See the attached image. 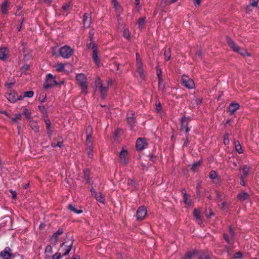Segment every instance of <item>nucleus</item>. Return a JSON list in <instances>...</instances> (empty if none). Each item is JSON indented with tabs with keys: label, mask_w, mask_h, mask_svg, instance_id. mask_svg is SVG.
<instances>
[{
	"label": "nucleus",
	"mask_w": 259,
	"mask_h": 259,
	"mask_svg": "<svg viewBox=\"0 0 259 259\" xmlns=\"http://www.w3.org/2000/svg\"><path fill=\"white\" fill-rule=\"evenodd\" d=\"M226 39L229 46L233 50V51L238 53L243 56H251V54L250 53H249L246 50L241 49L230 37L227 36Z\"/></svg>",
	"instance_id": "1"
},
{
	"label": "nucleus",
	"mask_w": 259,
	"mask_h": 259,
	"mask_svg": "<svg viewBox=\"0 0 259 259\" xmlns=\"http://www.w3.org/2000/svg\"><path fill=\"white\" fill-rule=\"evenodd\" d=\"M77 84L79 85L81 93L83 94H87L88 84L87 82V77L83 74H78L76 76Z\"/></svg>",
	"instance_id": "2"
},
{
	"label": "nucleus",
	"mask_w": 259,
	"mask_h": 259,
	"mask_svg": "<svg viewBox=\"0 0 259 259\" xmlns=\"http://www.w3.org/2000/svg\"><path fill=\"white\" fill-rule=\"evenodd\" d=\"M95 85L97 88H100V92L102 99H105L108 90L107 86H104L102 84L101 79L98 77L95 81Z\"/></svg>",
	"instance_id": "3"
},
{
	"label": "nucleus",
	"mask_w": 259,
	"mask_h": 259,
	"mask_svg": "<svg viewBox=\"0 0 259 259\" xmlns=\"http://www.w3.org/2000/svg\"><path fill=\"white\" fill-rule=\"evenodd\" d=\"M136 66H137V70L138 73L139 74L140 77L142 79H144L145 77V75L144 74V70L143 69V64L142 63L141 59L140 58V54L139 53H137L136 55Z\"/></svg>",
	"instance_id": "4"
},
{
	"label": "nucleus",
	"mask_w": 259,
	"mask_h": 259,
	"mask_svg": "<svg viewBox=\"0 0 259 259\" xmlns=\"http://www.w3.org/2000/svg\"><path fill=\"white\" fill-rule=\"evenodd\" d=\"M72 49L67 46L61 47L59 49V53L61 56L64 58H69L72 54Z\"/></svg>",
	"instance_id": "5"
},
{
	"label": "nucleus",
	"mask_w": 259,
	"mask_h": 259,
	"mask_svg": "<svg viewBox=\"0 0 259 259\" xmlns=\"http://www.w3.org/2000/svg\"><path fill=\"white\" fill-rule=\"evenodd\" d=\"M182 83L186 88L189 89H193L195 87L193 80L185 75H183L182 77Z\"/></svg>",
	"instance_id": "6"
},
{
	"label": "nucleus",
	"mask_w": 259,
	"mask_h": 259,
	"mask_svg": "<svg viewBox=\"0 0 259 259\" xmlns=\"http://www.w3.org/2000/svg\"><path fill=\"white\" fill-rule=\"evenodd\" d=\"M72 247V242L71 241H67L61 244L60 250L63 252V255H66L70 251Z\"/></svg>",
	"instance_id": "7"
},
{
	"label": "nucleus",
	"mask_w": 259,
	"mask_h": 259,
	"mask_svg": "<svg viewBox=\"0 0 259 259\" xmlns=\"http://www.w3.org/2000/svg\"><path fill=\"white\" fill-rule=\"evenodd\" d=\"M56 84H57V82L55 80L54 76L51 74H48L46 82L44 84V88L45 89H49Z\"/></svg>",
	"instance_id": "8"
},
{
	"label": "nucleus",
	"mask_w": 259,
	"mask_h": 259,
	"mask_svg": "<svg viewBox=\"0 0 259 259\" xmlns=\"http://www.w3.org/2000/svg\"><path fill=\"white\" fill-rule=\"evenodd\" d=\"M86 134V145L88 146L90 148L92 147V143L93 141V138L92 137L93 134V128L91 126H88L85 131Z\"/></svg>",
	"instance_id": "9"
},
{
	"label": "nucleus",
	"mask_w": 259,
	"mask_h": 259,
	"mask_svg": "<svg viewBox=\"0 0 259 259\" xmlns=\"http://www.w3.org/2000/svg\"><path fill=\"white\" fill-rule=\"evenodd\" d=\"M147 211L146 207L144 206H140L136 213L137 220L138 221L143 220L147 215Z\"/></svg>",
	"instance_id": "10"
},
{
	"label": "nucleus",
	"mask_w": 259,
	"mask_h": 259,
	"mask_svg": "<svg viewBox=\"0 0 259 259\" xmlns=\"http://www.w3.org/2000/svg\"><path fill=\"white\" fill-rule=\"evenodd\" d=\"M147 145V143L145 139L139 138L136 142V148L138 150H142Z\"/></svg>",
	"instance_id": "11"
},
{
	"label": "nucleus",
	"mask_w": 259,
	"mask_h": 259,
	"mask_svg": "<svg viewBox=\"0 0 259 259\" xmlns=\"http://www.w3.org/2000/svg\"><path fill=\"white\" fill-rule=\"evenodd\" d=\"M92 17L91 14L85 13L83 15V24L84 28H89L91 24Z\"/></svg>",
	"instance_id": "12"
},
{
	"label": "nucleus",
	"mask_w": 259,
	"mask_h": 259,
	"mask_svg": "<svg viewBox=\"0 0 259 259\" xmlns=\"http://www.w3.org/2000/svg\"><path fill=\"white\" fill-rule=\"evenodd\" d=\"M8 100L12 103L15 102L18 100H22L21 96L18 97L15 92H11L7 95Z\"/></svg>",
	"instance_id": "13"
},
{
	"label": "nucleus",
	"mask_w": 259,
	"mask_h": 259,
	"mask_svg": "<svg viewBox=\"0 0 259 259\" xmlns=\"http://www.w3.org/2000/svg\"><path fill=\"white\" fill-rule=\"evenodd\" d=\"M11 252V249L10 247H6L5 249L1 252V256L4 259H10L12 256H14Z\"/></svg>",
	"instance_id": "14"
},
{
	"label": "nucleus",
	"mask_w": 259,
	"mask_h": 259,
	"mask_svg": "<svg viewBox=\"0 0 259 259\" xmlns=\"http://www.w3.org/2000/svg\"><path fill=\"white\" fill-rule=\"evenodd\" d=\"M91 191L92 195L96 198L97 201L103 203H104L105 199L101 193H99L98 194L94 189H91Z\"/></svg>",
	"instance_id": "15"
},
{
	"label": "nucleus",
	"mask_w": 259,
	"mask_h": 259,
	"mask_svg": "<svg viewBox=\"0 0 259 259\" xmlns=\"http://www.w3.org/2000/svg\"><path fill=\"white\" fill-rule=\"evenodd\" d=\"M239 108V105L238 103H231L228 107V112L230 114L232 115L234 114Z\"/></svg>",
	"instance_id": "16"
},
{
	"label": "nucleus",
	"mask_w": 259,
	"mask_h": 259,
	"mask_svg": "<svg viewBox=\"0 0 259 259\" xmlns=\"http://www.w3.org/2000/svg\"><path fill=\"white\" fill-rule=\"evenodd\" d=\"M134 115L133 112L129 113L127 115V123L131 127H133L135 123Z\"/></svg>",
	"instance_id": "17"
},
{
	"label": "nucleus",
	"mask_w": 259,
	"mask_h": 259,
	"mask_svg": "<svg viewBox=\"0 0 259 259\" xmlns=\"http://www.w3.org/2000/svg\"><path fill=\"white\" fill-rule=\"evenodd\" d=\"M9 51L7 48H3L0 49V59L5 60L8 57Z\"/></svg>",
	"instance_id": "18"
},
{
	"label": "nucleus",
	"mask_w": 259,
	"mask_h": 259,
	"mask_svg": "<svg viewBox=\"0 0 259 259\" xmlns=\"http://www.w3.org/2000/svg\"><path fill=\"white\" fill-rule=\"evenodd\" d=\"M127 154V152L126 150H125L123 149L119 154V157L121 159V162L124 164H126L127 162L126 159V156Z\"/></svg>",
	"instance_id": "19"
},
{
	"label": "nucleus",
	"mask_w": 259,
	"mask_h": 259,
	"mask_svg": "<svg viewBox=\"0 0 259 259\" xmlns=\"http://www.w3.org/2000/svg\"><path fill=\"white\" fill-rule=\"evenodd\" d=\"M249 197V194L245 192H241L239 193L237 195V198L241 201L248 199Z\"/></svg>",
	"instance_id": "20"
},
{
	"label": "nucleus",
	"mask_w": 259,
	"mask_h": 259,
	"mask_svg": "<svg viewBox=\"0 0 259 259\" xmlns=\"http://www.w3.org/2000/svg\"><path fill=\"white\" fill-rule=\"evenodd\" d=\"M191 120V119L189 117H187L185 116L182 117L181 119V124L182 125L185 126L186 127H188V124Z\"/></svg>",
	"instance_id": "21"
},
{
	"label": "nucleus",
	"mask_w": 259,
	"mask_h": 259,
	"mask_svg": "<svg viewBox=\"0 0 259 259\" xmlns=\"http://www.w3.org/2000/svg\"><path fill=\"white\" fill-rule=\"evenodd\" d=\"M68 209L71 211L77 214L82 212V210L81 209H77L72 204H70L68 205Z\"/></svg>",
	"instance_id": "22"
},
{
	"label": "nucleus",
	"mask_w": 259,
	"mask_h": 259,
	"mask_svg": "<svg viewBox=\"0 0 259 259\" xmlns=\"http://www.w3.org/2000/svg\"><path fill=\"white\" fill-rule=\"evenodd\" d=\"M202 163V160H200L198 162H196L193 163L191 168V170L194 172L196 171L197 168L201 165Z\"/></svg>",
	"instance_id": "23"
},
{
	"label": "nucleus",
	"mask_w": 259,
	"mask_h": 259,
	"mask_svg": "<svg viewBox=\"0 0 259 259\" xmlns=\"http://www.w3.org/2000/svg\"><path fill=\"white\" fill-rule=\"evenodd\" d=\"M138 27L140 29H143L145 27V17H141L140 18L138 21Z\"/></svg>",
	"instance_id": "24"
},
{
	"label": "nucleus",
	"mask_w": 259,
	"mask_h": 259,
	"mask_svg": "<svg viewBox=\"0 0 259 259\" xmlns=\"http://www.w3.org/2000/svg\"><path fill=\"white\" fill-rule=\"evenodd\" d=\"M30 126L32 130H33L35 133H37L39 131V127L36 122L34 121H31Z\"/></svg>",
	"instance_id": "25"
},
{
	"label": "nucleus",
	"mask_w": 259,
	"mask_h": 259,
	"mask_svg": "<svg viewBox=\"0 0 259 259\" xmlns=\"http://www.w3.org/2000/svg\"><path fill=\"white\" fill-rule=\"evenodd\" d=\"M164 56H165L164 60L166 61H167L168 60H169L170 59V57H171L170 49V48H168L167 50L165 49L164 52Z\"/></svg>",
	"instance_id": "26"
},
{
	"label": "nucleus",
	"mask_w": 259,
	"mask_h": 259,
	"mask_svg": "<svg viewBox=\"0 0 259 259\" xmlns=\"http://www.w3.org/2000/svg\"><path fill=\"white\" fill-rule=\"evenodd\" d=\"M93 58L96 64L97 65H99L100 61L98 58V53L96 50H95L93 51Z\"/></svg>",
	"instance_id": "27"
},
{
	"label": "nucleus",
	"mask_w": 259,
	"mask_h": 259,
	"mask_svg": "<svg viewBox=\"0 0 259 259\" xmlns=\"http://www.w3.org/2000/svg\"><path fill=\"white\" fill-rule=\"evenodd\" d=\"M250 167L247 165H244L242 168L243 176L244 178H246L248 175Z\"/></svg>",
	"instance_id": "28"
},
{
	"label": "nucleus",
	"mask_w": 259,
	"mask_h": 259,
	"mask_svg": "<svg viewBox=\"0 0 259 259\" xmlns=\"http://www.w3.org/2000/svg\"><path fill=\"white\" fill-rule=\"evenodd\" d=\"M234 144H235V148H236V151L239 153H242L243 151L242 149V147H241V145L240 144L239 142L238 141H235L234 142Z\"/></svg>",
	"instance_id": "29"
},
{
	"label": "nucleus",
	"mask_w": 259,
	"mask_h": 259,
	"mask_svg": "<svg viewBox=\"0 0 259 259\" xmlns=\"http://www.w3.org/2000/svg\"><path fill=\"white\" fill-rule=\"evenodd\" d=\"M34 95V93L33 91H27L23 93V96H21V98L22 99L25 97L31 98Z\"/></svg>",
	"instance_id": "30"
},
{
	"label": "nucleus",
	"mask_w": 259,
	"mask_h": 259,
	"mask_svg": "<svg viewBox=\"0 0 259 259\" xmlns=\"http://www.w3.org/2000/svg\"><path fill=\"white\" fill-rule=\"evenodd\" d=\"M87 47L88 49L93 50V51L97 49V45L93 42V41H90V42L87 43Z\"/></svg>",
	"instance_id": "31"
},
{
	"label": "nucleus",
	"mask_w": 259,
	"mask_h": 259,
	"mask_svg": "<svg viewBox=\"0 0 259 259\" xmlns=\"http://www.w3.org/2000/svg\"><path fill=\"white\" fill-rule=\"evenodd\" d=\"M52 253L53 249L52 246L50 245H48L45 249V253L49 256Z\"/></svg>",
	"instance_id": "32"
},
{
	"label": "nucleus",
	"mask_w": 259,
	"mask_h": 259,
	"mask_svg": "<svg viewBox=\"0 0 259 259\" xmlns=\"http://www.w3.org/2000/svg\"><path fill=\"white\" fill-rule=\"evenodd\" d=\"M58 236L56 235V234H55V233L53 234V235L51 238V241L52 244H53L54 245H56L58 240Z\"/></svg>",
	"instance_id": "33"
},
{
	"label": "nucleus",
	"mask_w": 259,
	"mask_h": 259,
	"mask_svg": "<svg viewBox=\"0 0 259 259\" xmlns=\"http://www.w3.org/2000/svg\"><path fill=\"white\" fill-rule=\"evenodd\" d=\"M123 36L127 39H131V33L129 31V30L127 28H125L124 29L123 32Z\"/></svg>",
	"instance_id": "34"
},
{
	"label": "nucleus",
	"mask_w": 259,
	"mask_h": 259,
	"mask_svg": "<svg viewBox=\"0 0 259 259\" xmlns=\"http://www.w3.org/2000/svg\"><path fill=\"white\" fill-rule=\"evenodd\" d=\"M205 214L206 217L208 218H210L211 216L214 215V213L211 209H206Z\"/></svg>",
	"instance_id": "35"
},
{
	"label": "nucleus",
	"mask_w": 259,
	"mask_h": 259,
	"mask_svg": "<svg viewBox=\"0 0 259 259\" xmlns=\"http://www.w3.org/2000/svg\"><path fill=\"white\" fill-rule=\"evenodd\" d=\"M64 65L62 63H58L56 66V70L58 71H62L64 70Z\"/></svg>",
	"instance_id": "36"
},
{
	"label": "nucleus",
	"mask_w": 259,
	"mask_h": 259,
	"mask_svg": "<svg viewBox=\"0 0 259 259\" xmlns=\"http://www.w3.org/2000/svg\"><path fill=\"white\" fill-rule=\"evenodd\" d=\"M87 146V153H88V156L89 157L92 158L93 157V153H92V151H93V142L92 143V147L91 148H90L88 146Z\"/></svg>",
	"instance_id": "37"
},
{
	"label": "nucleus",
	"mask_w": 259,
	"mask_h": 259,
	"mask_svg": "<svg viewBox=\"0 0 259 259\" xmlns=\"http://www.w3.org/2000/svg\"><path fill=\"white\" fill-rule=\"evenodd\" d=\"M209 177L210 179L213 180L217 178L218 174L215 171L212 170L209 172Z\"/></svg>",
	"instance_id": "38"
},
{
	"label": "nucleus",
	"mask_w": 259,
	"mask_h": 259,
	"mask_svg": "<svg viewBox=\"0 0 259 259\" xmlns=\"http://www.w3.org/2000/svg\"><path fill=\"white\" fill-rule=\"evenodd\" d=\"M194 215L197 220L201 221L200 211L196 209L194 210Z\"/></svg>",
	"instance_id": "39"
},
{
	"label": "nucleus",
	"mask_w": 259,
	"mask_h": 259,
	"mask_svg": "<svg viewBox=\"0 0 259 259\" xmlns=\"http://www.w3.org/2000/svg\"><path fill=\"white\" fill-rule=\"evenodd\" d=\"M2 11L4 14L6 13L7 11V3L6 2L3 3L2 5Z\"/></svg>",
	"instance_id": "40"
},
{
	"label": "nucleus",
	"mask_w": 259,
	"mask_h": 259,
	"mask_svg": "<svg viewBox=\"0 0 259 259\" xmlns=\"http://www.w3.org/2000/svg\"><path fill=\"white\" fill-rule=\"evenodd\" d=\"M51 145L53 147H55L57 146H58L59 147H62L63 146V143H62V142H58L57 143H56L55 141H53Z\"/></svg>",
	"instance_id": "41"
},
{
	"label": "nucleus",
	"mask_w": 259,
	"mask_h": 259,
	"mask_svg": "<svg viewBox=\"0 0 259 259\" xmlns=\"http://www.w3.org/2000/svg\"><path fill=\"white\" fill-rule=\"evenodd\" d=\"M184 197V201L185 203L190 205L191 203V201L190 199V196L188 195L186 197Z\"/></svg>",
	"instance_id": "42"
},
{
	"label": "nucleus",
	"mask_w": 259,
	"mask_h": 259,
	"mask_svg": "<svg viewBox=\"0 0 259 259\" xmlns=\"http://www.w3.org/2000/svg\"><path fill=\"white\" fill-rule=\"evenodd\" d=\"M89 175L90 171L88 169H86L84 171V178L87 182L89 180Z\"/></svg>",
	"instance_id": "43"
},
{
	"label": "nucleus",
	"mask_w": 259,
	"mask_h": 259,
	"mask_svg": "<svg viewBox=\"0 0 259 259\" xmlns=\"http://www.w3.org/2000/svg\"><path fill=\"white\" fill-rule=\"evenodd\" d=\"M112 3L115 9H116V10H118L120 9V6L118 2L117 1V0H112Z\"/></svg>",
	"instance_id": "44"
},
{
	"label": "nucleus",
	"mask_w": 259,
	"mask_h": 259,
	"mask_svg": "<svg viewBox=\"0 0 259 259\" xmlns=\"http://www.w3.org/2000/svg\"><path fill=\"white\" fill-rule=\"evenodd\" d=\"M194 253V252H187V253H186L184 257V259H191Z\"/></svg>",
	"instance_id": "45"
},
{
	"label": "nucleus",
	"mask_w": 259,
	"mask_h": 259,
	"mask_svg": "<svg viewBox=\"0 0 259 259\" xmlns=\"http://www.w3.org/2000/svg\"><path fill=\"white\" fill-rule=\"evenodd\" d=\"M229 140L228 135V134H226L224 136V143L225 145H227L229 144Z\"/></svg>",
	"instance_id": "46"
},
{
	"label": "nucleus",
	"mask_w": 259,
	"mask_h": 259,
	"mask_svg": "<svg viewBox=\"0 0 259 259\" xmlns=\"http://www.w3.org/2000/svg\"><path fill=\"white\" fill-rule=\"evenodd\" d=\"M24 114L26 118L27 119H29L30 118V113L27 109H25L24 110Z\"/></svg>",
	"instance_id": "47"
},
{
	"label": "nucleus",
	"mask_w": 259,
	"mask_h": 259,
	"mask_svg": "<svg viewBox=\"0 0 259 259\" xmlns=\"http://www.w3.org/2000/svg\"><path fill=\"white\" fill-rule=\"evenodd\" d=\"M70 2H68V3H65L64 4L62 7V8L64 10H67L69 7H70Z\"/></svg>",
	"instance_id": "48"
},
{
	"label": "nucleus",
	"mask_w": 259,
	"mask_h": 259,
	"mask_svg": "<svg viewBox=\"0 0 259 259\" xmlns=\"http://www.w3.org/2000/svg\"><path fill=\"white\" fill-rule=\"evenodd\" d=\"M242 254L240 251H238L234 254V258H238L242 256Z\"/></svg>",
	"instance_id": "49"
},
{
	"label": "nucleus",
	"mask_w": 259,
	"mask_h": 259,
	"mask_svg": "<svg viewBox=\"0 0 259 259\" xmlns=\"http://www.w3.org/2000/svg\"><path fill=\"white\" fill-rule=\"evenodd\" d=\"M61 255L60 252H57L53 255L52 257V259H59L60 258Z\"/></svg>",
	"instance_id": "50"
},
{
	"label": "nucleus",
	"mask_w": 259,
	"mask_h": 259,
	"mask_svg": "<svg viewBox=\"0 0 259 259\" xmlns=\"http://www.w3.org/2000/svg\"><path fill=\"white\" fill-rule=\"evenodd\" d=\"M30 68V66L28 64H25L22 68V72H25L28 70Z\"/></svg>",
	"instance_id": "51"
},
{
	"label": "nucleus",
	"mask_w": 259,
	"mask_h": 259,
	"mask_svg": "<svg viewBox=\"0 0 259 259\" xmlns=\"http://www.w3.org/2000/svg\"><path fill=\"white\" fill-rule=\"evenodd\" d=\"M223 237H224V238L225 239V240L229 244H231V240L230 239H229L228 236L226 234V233H224L223 234Z\"/></svg>",
	"instance_id": "52"
},
{
	"label": "nucleus",
	"mask_w": 259,
	"mask_h": 259,
	"mask_svg": "<svg viewBox=\"0 0 259 259\" xmlns=\"http://www.w3.org/2000/svg\"><path fill=\"white\" fill-rule=\"evenodd\" d=\"M199 259H210V256L209 254H204L202 255Z\"/></svg>",
	"instance_id": "53"
},
{
	"label": "nucleus",
	"mask_w": 259,
	"mask_h": 259,
	"mask_svg": "<svg viewBox=\"0 0 259 259\" xmlns=\"http://www.w3.org/2000/svg\"><path fill=\"white\" fill-rule=\"evenodd\" d=\"M156 110L157 112H160L161 110V104L160 102L156 103Z\"/></svg>",
	"instance_id": "54"
},
{
	"label": "nucleus",
	"mask_w": 259,
	"mask_h": 259,
	"mask_svg": "<svg viewBox=\"0 0 259 259\" xmlns=\"http://www.w3.org/2000/svg\"><path fill=\"white\" fill-rule=\"evenodd\" d=\"M252 3H251V6L253 7H257L259 0H251Z\"/></svg>",
	"instance_id": "55"
},
{
	"label": "nucleus",
	"mask_w": 259,
	"mask_h": 259,
	"mask_svg": "<svg viewBox=\"0 0 259 259\" xmlns=\"http://www.w3.org/2000/svg\"><path fill=\"white\" fill-rule=\"evenodd\" d=\"M46 98V95H40L38 98L39 100L41 102H43L45 101V99Z\"/></svg>",
	"instance_id": "56"
},
{
	"label": "nucleus",
	"mask_w": 259,
	"mask_h": 259,
	"mask_svg": "<svg viewBox=\"0 0 259 259\" xmlns=\"http://www.w3.org/2000/svg\"><path fill=\"white\" fill-rule=\"evenodd\" d=\"M63 229L62 228H60L58 230V231L56 233H54L58 236L59 235L63 234Z\"/></svg>",
	"instance_id": "57"
},
{
	"label": "nucleus",
	"mask_w": 259,
	"mask_h": 259,
	"mask_svg": "<svg viewBox=\"0 0 259 259\" xmlns=\"http://www.w3.org/2000/svg\"><path fill=\"white\" fill-rule=\"evenodd\" d=\"M140 1V0H135V5L136 6V8L138 9V10H139L141 8V7L139 5Z\"/></svg>",
	"instance_id": "58"
},
{
	"label": "nucleus",
	"mask_w": 259,
	"mask_h": 259,
	"mask_svg": "<svg viewBox=\"0 0 259 259\" xmlns=\"http://www.w3.org/2000/svg\"><path fill=\"white\" fill-rule=\"evenodd\" d=\"M45 122H46V126H47V130H49L50 128V126H51V122L49 120H46L45 121Z\"/></svg>",
	"instance_id": "59"
},
{
	"label": "nucleus",
	"mask_w": 259,
	"mask_h": 259,
	"mask_svg": "<svg viewBox=\"0 0 259 259\" xmlns=\"http://www.w3.org/2000/svg\"><path fill=\"white\" fill-rule=\"evenodd\" d=\"M12 195V198L13 199H16V196H17V193L16 191H13V190H11L10 191Z\"/></svg>",
	"instance_id": "60"
},
{
	"label": "nucleus",
	"mask_w": 259,
	"mask_h": 259,
	"mask_svg": "<svg viewBox=\"0 0 259 259\" xmlns=\"http://www.w3.org/2000/svg\"><path fill=\"white\" fill-rule=\"evenodd\" d=\"M188 135H189L188 134L186 135V141H185L184 144V146H186V147H187L188 146V145L189 143V141L188 140Z\"/></svg>",
	"instance_id": "61"
},
{
	"label": "nucleus",
	"mask_w": 259,
	"mask_h": 259,
	"mask_svg": "<svg viewBox=\"0 0 259 259\" xmlns=\"http://www.w3.org/2000/svg\"><path fill=\"white\" fill-rule=\"evenodd\" d=\"M21 116L20 114H18L15 118H12V120L14 122H17L18 120L20 119Z\"/></svg>",
	"instance_id": "62"
},
{
	"label": "nucleus",
	"mask_w": 259,
	"mask_h": 259,
	"mask_svg": "<svg viewBox=\"0 0 259 259\" xmlns=\"http://www.w3.org/2000/svg\"><path fill=\"white\" fill-rule=\"evenodd\" d=\"M158 88L160 90L163 91L165 88V85L163 83H161L160 85V84H158Z\"/></svg>",
	"instance_id": "63"
},
{
	"label": "nucleus",
	"mask_w": 259,
	"mask_h": 259,
	"mask_svg": "<svg viewBox=\"0 0 259 259\" xmlns=\"http://www.w3.org/2000/svg\"><path fill=\"white\" fill-rule=\"evenodd\" d=\"M215 193H216L217 198L219 199V201H220L221 200V198L222 195L219 191H218L217 190L215 191Z\"/></svg>",
	"instance_id": "64"
}]
</instances>
